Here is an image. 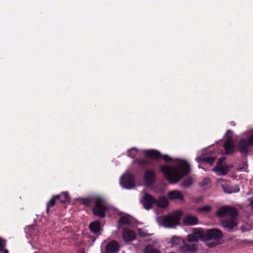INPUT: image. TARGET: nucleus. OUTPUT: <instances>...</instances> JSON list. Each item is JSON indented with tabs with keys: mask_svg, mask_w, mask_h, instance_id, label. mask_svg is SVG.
Returning a JSON list of instances; mask_svg holds the SVG:
<instances>
[{
	"mask_svg": "<svg viewBox=\"0 0 253 253\" xmlns=\"http://www.w3.org/2000/svg\"><path fill=\"white\" fill-rule=\"evenodd\" d=\"M192 184V179L191 178H187L185 179L181 184V187L184 188H187L189 187Z\"/></svg>",
	"mask_w": 253,
	"mask_h": 253,
	"instance_id": "obj_30",
	"label": "nucleus"
},
{
	"mask_svg": "<svg viewBox=\"0 0 253 253\" xmlns=\"http://www.w3.org/2000/svg\"><path fill=\"white\" fill-rule=\"evenodd\" d=\"M222 224L228 231H231L237 225L236 219H225L222 221Z\"/></svg>",
	"mask_w": 253,
	"mask_h": 253,
	"instance_id": "obj_16",
	"label": "nucleus"
},
{
	"mask_svg": "<svg viewBox=\"0 0 253 253\" xmlns=\"http://www.w3.org/2000/svg\"><path fill=\"white\" fill-rule=\"evenodd\" d=\"M120 249L118 242L112 240L108 243L105 247V251L102 253H117Z\"/></svg>",
	"mask_w": 253,
	"mask_h": 253,
	"instance_id": "obj_13",
	"label": "nucleus"
},
{
	"mask_svg": "<svg viewBox=\"0 0 253 253\" xmlns=\"http://www.w3.org/2000/svg\"><path fill=\"white\" fill-rule=\"evenodd\" d=\"M56 197L58 201L63 204L69 203L70 201L69 196L67 192H62L60 194L56 195Z\"/></svg>",
	"mask_w": 253,
	"mask_h": 253,
	"instance_id": "obj_21",
	"label": "nucleus"
},
{
	"mask_svg": "<svg viewBox=\"0 0 253 253\" xmlns=\"http://www.w3.org/2000/svg\"><path fill=\"white\" fill-rule=\"evenodd\" d=\"M204 241V230L202 229H194L192 233L187 236V240L189 242H197L199 240Z\"/></svg>",
	"mask_w": 253,
	"mask_h": 253,
	"instance_id": "obj_12",
	"label": "nucleus"
},
{
	"mask_svg": "<svg viewBox=\"0 0 253 253\" xmlns=\"http://www.w3.org/2000/svg\"><path fill=\"white\" fill-rule=\"evenodd\" d=\"M250 202V206L253 208V198L251 197L248 199Z\"/></svg>",
	"mask_w": 253,
	"mask_h": 253,
	"instance_id": "obj_36",
	"label": "nucleus"
},
{
	"mask_svg": "<svg viewBox=\"0 0 253 253\" xmlns=\"http://www.w3.org/2000/svg\"><path fill=\"white\" fill-rule=\"evenodd\" d=\"M83 203L87 206L94 205L92 208V213L96 216L103 218L108 209L107 203L104 198L101 196H95L83 199Z\"/></svg>",
	"mask_w": 253,
	"mask_h": 253,
	"instance_id": "obj_2",
	"label": "nucleus"
},
{
	"mask_svg": "<svg viewBox=\"0 0 253 253\" xmlns=\"http://www.w3.org/2000/svg\"><path fill=\"white\" fill-rule=\"evenodd\" d=\"M137 149L135 148H132L127 151V156L131 158H134L137 153Z\"/></svg>",
	"mask_w": 253,
	"mask_h": 253,
	"instance_id": "obj_28",
	"label": "nucleus"
},
{
	"mask_svg": "<svg viewBox=\"0 0 253 253\" xmlns=\"http://www.w3.org/2000/svg\"><path fill=\"white\" fill-rule=\"evenodd\" d=\"M232 133V131L228 129L226 131V134L228 135L224 144V148L225 151V154L229 155L233 153L235 149L233 139L230 134Z\"/></svg>",
	"mask_w": 253,
	"mask_h": 253,
	"instance_id": "obj_8",
	"label": "nucleus"
},
{
	"mask_svg": "<svg viewBox=\"0 0 253 253\" xmlns=\"http://www.w3.org/2000/svg\"><path fill=\"white\" fill-rule=\"evenodd\" d=\"M155 205L160 208H166L168 205L167 199L164 197H160L158 200L156 199Z\"/></svg>",
	"mask_w": 253,
	"mask_h": 253,
	"instance_id": "obj_24",
	"label": "nucleus"
},
{
	"mask_svg": "<svg viewBox=\"0 0 253 253\" xmlns=\"http://www.w3.org/2000/svg\"><path fill=\"white\" fill-rule=\"evenodd\" d=\"M223 234L217 229L204 230V241L219 240L223 237Z\"/></svg>",
	"mask_w": 253,
	"mask_h": 253,
	"instance_id": "obj_6",
	"label": "nucleus"
},
{
	"mask_svg": "<svg viewBox=\"0 0 253 253\" xmlns=\"http://www.w3.org/2000/svg\"><path fill=\"white\" fill-rule=\"evenodd\" d=\"M210 183V179L209 178H205L201 183V185L204 186L206 185H209Z\"/></svg>",
	"mask_w": 253,
	"mask_h": 253,
	"instance_id": "obj_34",
	"label": "nucleus"
},
{
	"mask_svg": "<svg viewBox=\"0 0 253 253\" xmlns=\"http://www.w3.org/2000/svg\"><path fill=\"white\" fill-rule=\"evenodd\" d=\"M219 216H229L231 218L236 219L238 216L237 210L232 207L225 206L220 208L217 212Z\"/></svg>",
	"mask_w": 253,
	"mask_h": 253,
	"instance_id": "obj_7",
	"label": "nucleus"
},
{
	"mask_svg": "<svg viewBox=\"0 0 253 253\" xmlns=\"http://www.w3.org/2000/svg\"><path fill=\"white\" fill-rule=\"evenodd\" d=\"M160 170L170 183H176L190 173V167L188 163L181 161L175 167L161 166Z\"/></svg>",
	"mask_w": 253,
	"mask_h": 253,
	"instance_id": "obj_1",
	"label": "nucleus"
},
{
	"mask_svg": "<svg viewBox=\"0 0 253 253\" xmlns=\"http://www.w3.org/2000/svg\"><path fill=\"white\" fill-rule=\"evenodd\" d=\"M119 223L120 224L129 225L131 222L130 219L126 216H121L119 219Z\"/></svg>",
	"mask_w": 253,
	"mask_h": 253,
	"instance_id": "obj_29",
	"label": "nucleus"
},
{
	"mask_svg": "<svg viewBox=\"0 0 253 253\" xmlns=\"http://www.w3.org/2000/svg\"><path fill=\"white\" fill-rule=\"evenodd\" d=\"M182 215L180 211H176L162 218V224L168 228H172L179 224V220Z\"/></svg>",
	"mask_w": 253,
	"mask_h": 253,
	"instance_id": "obj_4",
	"label": "nucleus"
},
{
	"mask_svg": "<svg viewBox=\"0 0 253 253\" xmlns=\"http://www.w3.org/2000/svg\"><path fill=\"white\" fill-rule=\"evenodd\" d=\"M123 237L126 242H130L135 239L136 234L132 230L124 229L123 232Z\"/></svg>",
	"mask_w": 253,
	"mask_h": 253,
	"instance_id": "obj_15",
	"label": "nucleus"
},
{
	"mask_svg": "<svg viewBox=\"0 0 253 253\" xmlns=\"http://www.w3.org/2000/svg\"><path fill=\"white\" fill-rule=\"evenodd\" d=\"M248 140L241 138L237 144L236 148L242 154H247L250 151V148L253 146V129H250L245 132Z\"/></svg>",
	"mask_w": 253,
	"mask_h": 253,
	"instance_id": "obj_3",
	"label": "nucleus"
},
{
	"mask_svg": "<svg viewBox=\"0 0 253 253\" xmlns=\"http://www.w3.org/2000/svg\"><path fill=\"white\" fill-rule=\"evenodd\" d=\"M144 179L146 185L149 186L152 185L154 183L155 179V172L152 170H146Z\"/></svg>",
	"mask_w": 253,
	"mask_h": 253,
	"instance_id": "obj_14",
	"label": "nucleus"
},
{
	"mask_svg": "<svg viewBox=\"0 0 253 253\" xmlns=\"http://www.w3.org/2000/svg\"><path fill=\"white\" fill-rule=\"evenodd\" d=\"M144 253H161L158 249L151 245H147L144 250Z\"/></svg>",
	"mask_w": 253,
	"mask_h": 253,
	"instance_id": "obj_26",
	"label": "nucleus"
},
{
	"mask_svg": "<svg viewBox=\"0 0 253 253\" xmlns=\"http://www.w3.org/2000/svg\"><path fill=\"white\" fill-rule=\"evenodd\" d=\"M144 208L147 210L151 209L156 203V199L152 195L145 193L140 200Z\"/></svg>",
	"mask_w": 253,
	"mask_h": 253,
	"instance_id": "obj_10",
	"label": "nucleus"
},
{
	"mask_svg": "<svg viewBox=\"0 0 253 253\" xmlns=\"http://www.w3.org/2000/svg\"><path fill=\"white\" fill-rule=\"evenodd\" d=\"M222 187L224 192L228 194L238 192L240 190L238 186L233 187L232 185H230L223 186Z\"/></svg>",
	"mask_w": 253,
	"mask_h": 253,
	"instance_id": "obj_23",
	"label": "nucleus"
},
{
	"mask_svg": "<svg viewBox=\"0 0 253 253\" xmlns=\"http://www.w3.org/2000/svg\"><path fill=\"white\" fill-rule=\"evenodd\" d=\"M89 228L91 231L94 234H97L100 230V223L98 220L94 221L89 224Z\"/></svg>",
	"mask_w": 253,
	"mask_h": 253,
	"instance_id": "obj_22",
	"label": "nucleus"
},
{
	"mask_svg": "<svg viewBox=\"0 0 253 253\" xmlns=\"http://www.w3.org/2000/svg\"><path fill=\"white\" fill-rule=\"evenodd\" d=\"M144 155L146 157H149L153 159H158L161 156L163 160L167 162H169L172 161V158L167 155L162 156L160 152L155 150H147L144 152Z\"/></svg>",
	"mask_w": 253,
	"mask_h": 253,
	"instance_id": "obj_11",
	"label": "nucleus"
},
{
	"mask_svg": "<svg viewBox=\"0 0 253 253\" xmlns=\"http://www.w3.org/2000/svg\"><path fill=\"white\" fill-rule=\"evenodd\" d=\"M120 185L124 188L130 189L135 186V179L134 175L130 173L126 172L120 179Z\"/></svg>",
	"mask_w": 253,
	"mask_h": 253,
	"instance_id": "obj_5",
	"label": "nucleus"
},
{
	"mask_svg": "<svg viewBox=\"0 0 253 253\" xmlns=\"http://www.w3.org/2000/svg\"><path fill=\"white\" fill-rule=\"evenodd\" d=\"M183 222L186 225H194L198 223V219L194 215H187L184 217Z\"/></svg>",
	"mask_w": 253,
	"mask_h": 253,
	"instance_id": "obj_17",
	"label": "nucleus"
},
{
	"mask_svg": "<svg viewBox=\"0 0 253 253\" xmlns=\"http://www.w3.org/2000/svg\"><path fill=\"white\" fill-rule=\"evenodd\" d=\"M224 160L225 158L221 157L218 161L216 166L212 169V171H214L217 175H225L229 170L228 167L223 163Z\"/></svg>",
	"mask_w": 253,
	"mask_h": 253,
	"instance_id": "obj_9",
	"label": "nucleus"
},
{
	"mask_svg": "<svg viewBox=\"0 0 253 253\" xmlns=\"http://www.w3.org/2000/svg\"><path fill=\"white\" fill-rule=\"evenodd\" d=\"M180 248L183 251L193 253L197 250V246L193 243L185 244L182 247H180Z\"/></svg>",
	"mask_w": 253,
	"mask_h": 253,
	"instance_id": "obj_20",
	"label": "nucleus"
},
{
	"mask_svg": "<svg viewBox=\"0 0 253 253\" xmlns=\"http://www.w3.org/2000/svg\"><path fill=\"white\" fill-rule=\"evenodd\" d=\"M56 199V195L53 196L51 199L49 200L48 202L46 204V212L48 213L50 207H53L56 203V201H58Z\"/></svg>",
	"mask_w": 253,
	"mask_h": 253,
	"instance_id": "obj_27",
	"label": "nucleus"
},
{
	"mask_svg": "<svg viewBox=\"0 0 253 253\" xmlns=\"http://www.w3.org/2000/svg\"><path fill=\"white\" fill-rule=\"evenodd\" d=\"M211 210V207L209 205L197 209V211L199 213L209 212Z\"/></svg>",
	"mask_w": 253,
	"mask_h": 253,
	"instance_id": "obj_31",
	"label": "nucleus"
},
{
	"mask_svg": "<svg viewBox=\"0 0 253 253\" xmlns=\"http://www.w3.org/2000/svg\"><path fill=\"white\" fill-rule=\"evenodd\" d=\"M4 246L5 243L0 239V251H2L3 253H8V251L7 249L3 250Z\"/></svg>",
	"mask_w": 253,
	"mask_h": 253,
	"instance_id": "obj_33",
	"label": "nucleus"
},
{
	"mask_svg": "<svg viewBox=\"0 0 253 253\" xmlns=\"http://www.w3.org/2000/svg\"><path fill=\"white\" fill-rule=\"evenodd\" d=\"M172 247H177L184 244L183 240L179 237H173L170 241Z\"/></svg>",
	"mask_w": 253,
	"mask_h": 253,
	"instance_id": "obj_25",
	"label": "nucleus"
},
{
	"mask_svg": "<svg viewBox=\"0 0 253 253\" xmlns=\"http://www.w3.org/2000/svg\"><path fill=\"white\" fill-rule=\"evenodd\" d=\"M214 160L215 158L211 156L205 157L202 159V161L204 162L210 164V165H212L213 164V163L214 162Z\"/></svg>",
	"mask_w": 253,
	"mask_h": 253,
	"instance_id": "obj_32",
	"label": "nucleus"
},
{
	"mask_svg": "<svg viewBox=\"0 0 253 253\" xmlns=\"http://www.w3.org/2000/svg\"><path fill=\"white\" fill-rule=\"evenodd\" d=\"M169 197L171 200H183V195L182 193L179 191H171L169 192Z\"/></svg>",
	"mask_w": 253,
	"mask_h": 253,
	"instance_id": "obj_19",
	"label": "nucleus"
},
{
	"mask_svg": "<svg viewBox=\"0 0 253 253\" xmlns=\"http://www.w3.org/2000/svg\"><path fill=\"white\" fill-rule=\"evenodd\" d=\"M132 166H136L137 169H142L146 166L149 165V161L147 159H135L132 163Z\"/></svg>",
	"mask_w": 253,
	"mask_h": 253,
	"instance_id": "obj_18",
	"label": "nucleus"
},
{
	"mask_svg": "<svg viewBox=\"0 0 253 253\" xmlns=\"http://www.w3.org/2000/svg\"><path fill=\"white\" fill-rule=\"evenodd\" d=\"M203 200V199L202 197H197V198H194L193 199L192 201L193 203L195 204L199 203L201 202Z\"/></svg>",
	"mask_w": 253,
	"mask_h": 253,
	"instance_id": "obj_35",
	"label": "nucleus"
}]
</instances>
